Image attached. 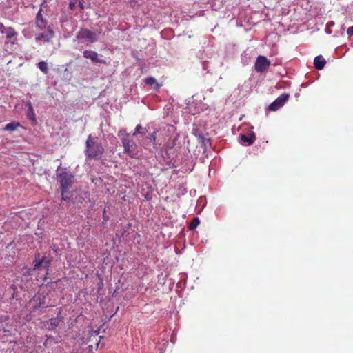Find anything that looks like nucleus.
<instances>
[{
  "label": "nucleus",
  "instance_id": "f257e3e1",
  "mask_svg": "<svg viewBox=\"0 0 353 353\" xmlns=\"http://www.w3.org/2000/svg\"><path fill=\"white\" fill-rule=\"evenodd\" d=\"M104 153V148L101 143L97 140V137L88 135L85 142V155L87 159L99 160Z\"/></svg>",
  "mask_w": 353,
  "mask_h": 353
},
{
  "label": "nucleus",
  "instance_id": "f03ea898",
  "mask_svg": "<svg viewBox=\"0 0 353 353\" xmlns=\"http://www.w3.org/2000/svg\"><path fill=\"white\" fill-rule=\"evenodd\" d=\"M118 137L121 141L124 153L132 159H138L139 148L134 140L130 138V134L128 133L125 130L122 129L119 131Z\"/></svg>",
  "mask_w": 353,
  "mask_h": 353
},
{
  "label": "nucleus",
  "instance_id": "7ed1b4c3",
  "mask_svg": "<svg viewBox=\"0 0 353 353\" xmlns=\"http://www.w3.org/2000/svg\"><path fill=\"white\" fill-rule=\"evenodd\" d=\"M74 176L70 172L63 171L57 174L61 192H68L74 183Z\"/></svg>",
  "mask_w": 353,
  "mask_h": 353
},
{
  "label": "nucleus",
  "instance_id": "20e7f679",
  "mask_svg": "<svg viewBox=\"0 0 353 353\" xmlns=\"http://www.w3.org/2000/svg\"><path fill=\"white\" fill-rule=\"evenodd\" d=\"M270 64V61L266 57L259 55L256 57L254 69L257 72L263 73L268 70Z\"/></svg>",
  "mask_w": 353,
  "mask_h": 353
},
{
  "label": "nucleus",
  "instance_id": "39448f33",
  "mask_svg": "<svg viewBox=\"0 0 353 353\" xmlns=\"http://www.w3.org/2000/svg\"><path fill=\"white\" fill-rule=\"evenodd\" d=\"M54 32L51 26H48L46 32L36 34L35 40L37 42L49 43L54 37Z\"/></svg>",
  "mask_w": 353,
  "mask_h": 353
},
{
  "label": "nucleus",
  "instance_id": "423d86ee",
  "mask_svg": "<svg viewBox=\"0 0 353 353\" xmlns=\"http://www.w3.org/2000/svg\"><path fill=\"white\" fill-rule=\"evenodd\" d=\"M290 94L287 93L282 94L277 99H276L272 103L268 106V110L276 111L284 105V104L288 101Z\"/></svg>",
  "mask_w": 353,
  "mask_h": 353
},
{
  "label": "nucleus",
  "instance_id": "0eeeda50",
  "mask_svg": "<svg viewBox=\"0 0 353 353\" xmlns=\"http://www.w3.org/2000/svg\"><path fill=\"white\" fill-rule=\"evenodd\" d=\"M34 269L44 268L47 269V272L46 273V276L44 277V280L47 279V276L48 274V267L51 263V259L46 257V256H43L40 258L39 255L37 256L35 259L34 260Z\"/></svg>",
  "mask_w": 353,
  "mask_h": 353
},
{
  "label": "nucleus",
  "instance_id": "6e6552de",
  "mask_svg": "<svg viewBox=\"0 0 353 353\" xmlns=\"http://www.w3.org/2000/svg\"><path fill=\"white\" fill-rule=\"evenodd\" d=\"M97 34L88 29L81 28L78 33L77 37L79 39H87L90 43H94L97 41Z\"/></svg>",
  "mask_w": 353,
  "mask_h": 353
},
{
  "label": "nucleus",
  "instance_id": "1a4fd4ad",
  "mask_svg": "<svg viewBox=\"0 0 353 353\" xmlns=\"http://www.w3.org/2000/svg\"><path fill=\"white\" fill-rule=\"evenodd\" d=\"M61 321H62V317L58 316L54 318H51L48 321H46L44 323V325L47 330H54L59 326V325Z\"/></svg>",
  "mask_w": 353,
  "mask_h": 353
},
{
  "label": "nucleus",
  "instance_id": "9d476101",
  "mask_svg": "<svg viewBox=\"0 0 353 353\" xmlns=\"http://www.w3.org/2000/svg\"><path fill=\"white\" fill-rule=\"evenodd\" d=\"M83 57L86 59H90L92 62L105 63L104 60L98 58V54L95 51L92 50H85L83 52Z\"/></svg>",
  "mask_w": 353,
  "mask_h": 353
},
{
  "label": "nucleus",
  "instance_id": "9b49d317",
  "mask_svg": "<svg viewBox=\"0 0 353 353\" xmlns=\"http://www.w3.org/2000/svg\"><path fill=\"white\" fill-rule=\"evenodd\" d=\"M41 9L39 11V12L37 14L35 23H36V27L37 28L43 30L46 28L47 25V20L43 18L42 14H41Z\"/></svg>",
  "mask_w": 353,
  "mask_h": 353
},
{
  "label": "nucleus",
  "instance_id": "f8f14e48",
  "mask_svg": "<svg viewBox=\"0 0 353 353\" xmlns=\"http://www.w3.org/2000/svg\"><path fill=\"white\" fill-rule=\"evenodd\" d=\"M6 34V38L12 43H15L17 41V32L12 27H8L6 32L3 33Z\"/></svg>",
  "mask_w": 353,
  "mask_h": 353
},
{
  "label": "nucleus",
  "instance_id": "ddd939ff",
  "mask_svg": "<svg viewBox=\"0 0 353 353\" xmlns=\"http://www.w3.org/2000/svg\"><path fill=\"white\" fill-rule=\"evenodd\" d=\"M176 145V138H170L168 141L164 145V150L166 155L170 157L171 150L174 148Z\"/></svg>",
  "mask_w": 353,
  "mask_h": 353
},
{
  "label": "nucleus",
  "instance_id": "4468645a",
  "mask_svg": "<svg viewBox=\"0 0 353 353\" xmlns=\"http://www.w3.org/2000/svg\"><path fill=\"white\" fill-rule=\"evenodd\" d=\"M326 63L325 59L321 56H316L314 59V65L317 70H322Z\"/></svg>",
  "mask_w": 353,
  "mask_h": 353
},
{
  "label": "nucleus",
  "instance_id": "2eb2a0df",
  "mask_svg": "<svg viewBox=\"0 0 353 353\" xmlns=\"http://www.w3.org/2000/svg\"><path fill=\"white\" fill-rule=\"evenodd\" d=\"M256 139V135L254 132L250 133L249 134H242L241 135V140L243 142H245L248 143V145H251L253 144Z\"/></svg>",
  "mask_w": 353,
  "mask_h": 353
},
{
  "label": "nucleus",
  "instance_id": "dca6fc26",
  "mask_svg": "<svg viewBox=\"0 0 353 353\" xmlns=\"http://www.w3.org/2000/svg\"><path fill=\"white\" fill-rule=\"evenodd\" d=\"M21 124L19 122L17 121H12L6 124L3 130L5 131H10L13 132L17 129L18 127H20Z\"/></svg>",
  "mask_w": 353,
  "mask_h": 353
},
{
  "label": "nucleus",
  "instance_id": "f3484780",
  "mask_svg": "<svg viewBox=\"0 0 353 353\" xmlns=\"http://www.w3.org/2000/svg\"><path fill=\"white\" fill-rule=\"evenodd\" d=\"M146 138L148 139H149L152 143L153 148L155 150H157L159 148L160 144H157V141H156V139H157V132L156 131H154L153 132L149 134Z\"/></svg>",
  "mask_w": 353,
  "mask_h": 353
},
{
  "label": "nucleus",
  "instance_id": "a211bd4d",
  "mask_svg": "<svg viewBox=\"0 0 353 353\" xmlns=\"http://www.w3.org/2000/svg\"><path fill=\"white\" fill-rule=\"evenodd\" d=\"M145 82L147 85H154V89L156 90H158L159 88H160L161 85H159L157 82V80L152 77H147L145 79Z\"/></svg>",
  "mask_w": 353,
  "mask_h": 353
},
{
  "label": "nucleus",
  "instance_id": "6ab92c4d",
  "mask_svg": "<svg viewBox=\"0 0 353 353\" xmlns=\"http://www.w3.org/2000/svg\"><path fill=\"white\" fill-rule=\"evenodd\" d=\"M148 132L146 128L143 127L141 125L139 124L136 126L134 132L132 134V137H135L137 134L145 135Z\"/></svg>",
  "mask_w": 353,
  "mask_h": 353
},
{
  "label": "nucleus",
  "instance_id": "aec40b11",
  "mask_svg": "<svg viewBox=\"0 0 353 353\" xmlns=\"http://www.w3.org/2000/svg\"><path fill=\"white\" fill-rule=\"evenodd\" d=\"M57 343L56 339L52 336H47V339L45 341L43 345L46 347H49L52 346L53 344Z\"/></svg>",
  "mask_w": 353,
  "mask_h": 353
},
{
  "label": "nucleus",
  "instance_id": "412c9836",
  "mask_svg": "<svg viewBox=\"0 0 353 353\" xmlns=\"http://www.w3.org/2000/svg\"><path fill=\"white\" fill-rule=\"evenodd\" d=\"M37 66L39 70L44 74L48 73V64L46 61H40L37 63Z\"/></svg>",
  "mask_w": 353,
  "mask_h": 353
},
{
  "label": "nucleus",
  "instance_id": "4be33fe9",
  "mask_svg": "<svg viewBox=\"0 0 353 353\" xmlns=\"http://www.w3.org/2000/svg\"><path fill=\"white\" fill-rule=\"evenodd\" d=\"M199 223H200L199 219L198 217L194 218L188 226L189 230H194V229H196L197 228V226L199 225Z\"/></svg>",
  "mask_w": 353,
  "mask_h": 353
},
{
  "label": "nucleus",
  "instance_id": "5701e85b",
  "mask_svg": "<svg viewBox=\"0 0 353 353\" xmlns=\"http://www.w3.org/2000/svg\"><path fill=\"white\" fill-rule=\"evenodd\" d=\"M28 117L32 121H36L35 114L34 112V110L32 105L30 103L28 104Z\"/></svg>",
  "mask_w": 353,
  "mask_h": 353
},
{
  "label": "nucleus",
  "instance_id": "b1692460",
  "mask_svg": "<svg viewBox=\"0 0 353 353\" xmlns=\"http://www.w3.org/2000/svg\"><path fill=\"white\" fill-rule=\"evenodd\" d=\"M100 333V329H97V330H92L90 332V341H92V338L94 337V338H96Z\"/></svg>",
  "mask_w": 353,
  "mask_h": 353
},
{
  "label": "nucleus",
  "instance_id": "393cba45",
  "mask_svg": "<svg viewBox=\"0 0 353 353\" xmlns=\"http://www.w3.org/2000/svg\"><path fill=\"white\" fill-rule=\"evenodd\" d=\"M61 192V198L63 201H70L71 200L70 196H68L66 193L67 192Z\"/></svg>",
  "mask_w": 353,
  "mask_h": 353
},
{
  "label": "nucleus",
  "instance_id": "a878e982",
  "mask_svg": "<svg viewBox=\"0 0 353 353\" xmlns=\"http://www.w3.org/2000/svg\"><path fill=\"white\" fill-rule=\"evenodd\" d=\"M347 34L349 37H351L353 35V26H350L347 30Z\"/></svg>",
  "mask_w": 353,
  "mask_h": 353
},
{
  "label": "nucleus",
  "instance_id": "bb28decb",
  "mask_svg": "<svg viewBox=\"0 0 353 353\" xmlns=\"http://www.w3.org/2000/svg\"><path fill=\"white\" fill-rule=\"evenodd\" d=\"M77 2V1H76L75 0H74V1H70V3H69V8L70 10H73L75 8V6H76Z\"/></svg>",
  "mask_w": 353,
  "mask_h": 353
},
{
  "label": "nucleus",
  "instance_id": "cd10ccee",
  "mask_svg": "<svg viewBox=\"0 0 353 353\" xmlns=\"http://www.w3.org/2000/svg\"><path fill=\"white\" fill-rule=\"evenodd\" d=\"M8 27H6L3 23L0 24V32L3 34L7 30Z\"/></svg>",
  "mask_w": 353,
  "mask_h": 353
},
{
  "label": "nucleus",
  "instance_id": "c85d7f7f",
  "mask_svg": "<svg viewBox=\"0 0 353 353\" xmlns=\"http://www.w3.org/2000/svg\"><path fill=\"white\" fill-rule=\"evenodd\" d=\"M79 2V7L81 9H84L83 0H75Z\"/></svg>",
  "mask_w": 353,
  "mask_h": 353
},
{
  "label": "nucleus",
  "instance_id": "c756f323",
  "mask_svg": "<svg viewBox=\"0 0 353 353\" xmlns=\"http://www.w3.org/2000/svg\"><path fill=\"white\" fill-rule=\"evenodd\" d=\"M43 302L40 301V302L39 303V304H38V305H37L36 306H34V310H37V309H38V308H39V307H43Z\"/></svg>",
  "mask_w": 353,
  "mask_h": 353
},
{
  "label": "nucleus",
  "instance_id": "7c9ffc66",
  "mask_svg": "<svg viewBox=\"0 0 353 353\" xmlns=\"http://www.w3.org/2000/svg\"><path fill=\"white\" fill-rule=\"evenodd\" d=\"M62 350H63V348H62L61 347H56V350H57L59 353H61Z\"/></svg>",
  "mask_w": 353,
  "mask_h": 353
},
{
  "label": "nucleus",
  "instance_id": "2f4dec72",
  "mask_svg": "<svg viewBox=\"0 0 353 353\" xmlns=\"http://www.w3.org/2000/svg\"><path fill=\"white\" fill-rule=\"evenodd\" d=\"M99 342H100V340H98V341H97V346L99 345Z\"/></svg>",
  "mask_w": 353,
  "mask_h": 353
}]
</instances>
